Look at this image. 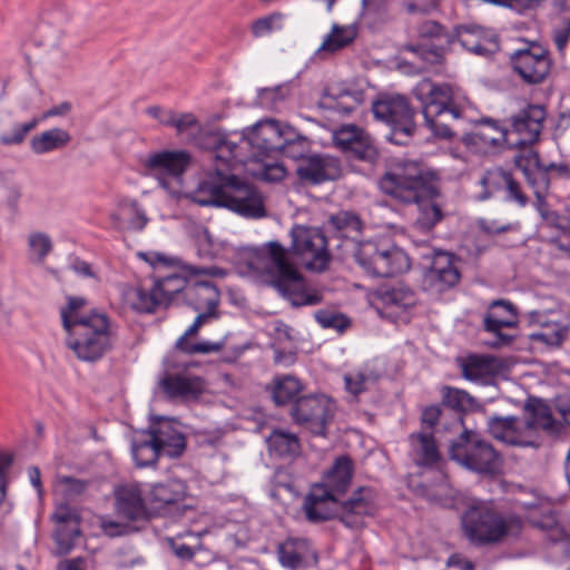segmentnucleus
<instances>
[{
	"label": "nucleus",
	"instance_id": "obj_1",
	"mask_svg": "<svg viewBox=\"0 0 570 570\" xmlns=\"http://www.w3.org/2000/svg\"><path fill=\"white\" fill-rule=\"evenodd\" d=\"M202 146L214 151V171L203 179L190 194L199 206L226 207L246 218H262L267 215L261 191L245 180L230 174L237 165L248 160L243 157L235 140L227 135L213 131L204 136Z\"/></svg>",
	"mask_w": 570,
	"mask_h": 570
},
{
	"label": "nucleus",
	"instance_id": "obj_2",
	"mask_svg": "<svg viewBox=\"0 0 570 570\" xmlns=\"http://www.w3.org/2000/svg\"><path fill=\"white\" fill-rule=\"evenodd\" d=\"M379 186L385 195L400 203L416 204L414 228L421 232H430L444 218L438 203L439 188L415 161L397 163L381 177Z\"/></svg>",
	"mask_w": 570,
	"mask_h": 570
},
{
	"label": "nucleus",
	"instance_id": "obj_3",
	"mask_svg": "<svg viewBox=\"0 0 570 570\" xmlns=\"http://www.w3.org/2000/svg\"><path fill=\"white\" fill-rule=\"evenodd\" d=\"M289 250L278 242H268L253 252L248 263L257 273L266 275L267 283L292 306H314L322 302V295L309 289L307 284L289 259Z\"/></svg>",
	"mask_w": 570,
	"mask_h": 570
},
{
	"label": "nucleus",
	"instance_id": "obj_4",
	"mask_svg": "<svg viewBox=\"0 0 570 570\" xmlns=\"http://www.w3.org/2000/svg\"><path fill=\"white\" fill-rule=\"evenodd\" d=\"M413 92L422 105L426 127L442 139L453 137L452 124L462 118L468 99L456 88L430 79L416 83Z\"/></svg>",
	"mask_w": 570,
	"mask_h": 570
},
{
	"label": "nucleus",
	"instance_id": "obj_5",
	"mask_svg": "<svg viewBox=\"0 0 570 570\" xmlns=\"http://www.w3.org/2000/svg\"><path fill=\"white\" fill-rule=\"evenodd\" d=\"M67 332V346L85 362H96L112 348L114 330L105 313L91 311L87 322H78Z\"/></svg>",
	"mask_w": 570,
	"mask_h": 570
},
{
	"label": "nucleus",
	"instance_id": "obj_6",
	"mask_svg": "<svg viewBox=\"0 0 570 570\" xmlns=\"http://www.w3.org/2000/svg\"><path fill=\"white\" fill-rule=\"evenodd\" d=\"M449 454L460 465L478 473L494 472L500 460L498 452L490 443L468 429L452 441Z\"/></svg>",
	"mask_w": 570,
	"mask_h": 570
},
{
	"label": "nucleus",
	"instance_id": "obj_7",
	"mask_svg": "<svg viewBox=\"0 0 570 570\" xmlns=\"http://www.w3.org/2000/svg\"><path fill=\"white\" fill-rule=\"evenodd\" d=\"M356 263L374 277H392L410 268L405 252L396 246L365 242L354 253Z\"/></svg>",
	"mask_w": 570,
	"mask_h": 570
},
{
	"label": "nucleus",
	"instance_id": "obj_8",
	"mask_svg": "<svg viewBox=\"0 0 570 570\" xmlns=\"http://www.w3.org/2000/svg\"><path fill=\"white\" fill-rule=\"evenodd\" d=\"M376 119L386 124L391 134L387 139L395 145H406L415 131L414 115L409 100L400 95L380 97L372 106Z\"/></svg>",
	"mask_w": 570,
	"mask_h": 570
},
{
	"label": "nucleus",
	"instance_id": "obj_9",
	"mask_svg": "<svg viewBox=\"0 0 570 570\" xmlns=\"http://www.w3.org/2000/svg\"><path fill=\"white\" fill-rule=\"evenodd\" d=\"M546 117L544 106L528 105L510 117L509 130L500 127L497 121L487 120V124L497 131V136L489 137L482 130L478 135L484 142L495 145L501 140H505L508 135L515 134L518 135V139L514 141L515 145H532L539 139Z\"/></svg>",
	"mask_w": 570,
	"mask_h": 570
},
{
	"label": "nucleus",
	"instance_id": "obj_10",
	"mask_svg": "<svg viewBox=\"0 0 570 570\" xmlns=\"http://www.w3.org/2000/svg\"><path fill=\"white\" fill-rule=\"evenodd\" d=\"M462 527L475 546L498 542L508 530L503 518L487 503L471 505L462 515Z\"/></svg>",
	"mask_w": 570,
	"mask_h": 570
},
{
	"label": "nucleus",
	"instance_id": "obj_11",
	"mask_svg": "<svg viewBox=\"0 0 570 570\" xmlns=\"http://www.w3.org/2000/svg\"><path fill=\"white\" fill-rule=\"evenodd\" d=\"M293 253L306 269L322 273L327 269L331 254L325 235L317 228L296 225L291 230Z\"/></svg>",
	"mask_w": 570,
	"mask_h": 570
},
{
	"label": "nucleus",
	"instance_id": "obj_12",
	"mask_svg": "<svg viewBox=\"0 0 570 570\" xmlns=\"http://www.w3.org/2000/svg\"><path fill=\"white\" fill-rule=\"evenodd\" d=\"M335 412V402L321 394L298 397L292 406L291 415L296 424L304 426L311 433L326 436Z\"/></svg>",
	"mask_w": 570,
	"mask_h": 570
},
{
	"label": "nucleus",
	"instance_id": "obj_13",
	"mask_svg": "<svg viewBox=\"0 0 570 570\" xmlns=\"http://www.w3.org/2000/svg\"><path fill=\"white\" fill-rule=\"evenodd\" d=\"M510 65L523 82L539 85L550 75L552 59L548 49L531 42L510 55Z\"/></svg>",
	"mask_w": 570,
	"mask_h": 570
},
{
	"label": "nucleus",
	"instance_id": "obj_14",
	"mask_svg": "<svg viewBox=\"0 0 570 570\" xmlns=\"http://www.w3.org/2000/svg\"><path fill=\"white\" fill-rule=\"evenodd\" d=\"M289 125L274 119H264L256 122L254 126L244 129L239 142L235 141L238 147L239 154L243 150L252 147L254 149L253 157H259L277 153L284 140Z\"/></svg>",
	"mask_w": 570,
	"mask_h": 570
},
{
	"label": "nucleus",
	"instance_id": "obj_15",
	"mask_svg": "<svg viewBox=\"0 0 570 570\" xmlns=\"http://www.w3.org/2000/svg\"><path fill=\"white\" fill-rule=\"evenodd\" d=\"M189 163L185 151L164 150L148 156L144 163L145 175L154 177L159 185L169 190L173 183H178Z\"/></svg>",
	"mask_w": 570,
	"mask_h": 570
},
{
	"label": "nucleus",
	"instance_id": "obj_16",
	"mask_svg": "<svg viewBox=\"0 0 570 570\" xmlns=\"http://www.w3.org/2000/svg\"><path fill=\"white\" fill-rule=\"evenodd\" d=\"M483 324L484 330L494 336L493 341L488 343L489 346L494 348L509 346L514 336L504 334L502 330L517 326L518 320L514 306L503 299L494 301L484 316Z\"/></svg>",
	"mask_w": 570,
	"mask_h": 570
},
{
	"label": "nucleus",
	"instance_id": "obj_17",
	"mask_svg": "<svg viewBox=\"0 0 570 570\" xmlns=\"http://www.w3.org/2000/svg\"><path fill=\"white\" fill-rule=\"evenodd\" d=\"M159 387L171 401L195 402L206 391L205 381L189 373H166L159 380Z\"/></svg>",
	"mask_w": 570,
	"mask_h": 570
},
{
	"label": "nucleus",
	"instance_id": "obj_18",
	"mask_svg": "<svg viewBox=\"0 0 570 570\" xmlns=\"http://www.w3.org/2000/svg\"><path fill=\"white\" fill-rule=\"evenodd\" d=\"M340 521L348 528L362 525V518L373 515L377 510V494L370 487H361L352 497L340 503Z\"/></svg>",
	"mask_w": 570,
	"mask_h": 570
},
{
	"label": "nucleus",
	"instance_id": "obj_19",
	"mask_svg": "<svg viewBox=\"0 0 570 570\" xmlns=\"http://www.w3.org/2000/svg\"><path fill=\"white\" fill-rule=\"evenodd\" d=\"M55 523L53 540L59 554H67L80 535V518L77 511L68 504H60L51 515Z\"/></svg>",
	"mask_w": 570,
	"mask_h": 570
},
{
	"label": "nucleus",
	"instance_id": "obj_20",
	"mask_svg": "<svg viewBox=\"0 0 570 570\" xmlns=\"http://www.w3.org/2000/svg\"><path fill=\"white\" fill-rule=\"evenodd\" d=\"M515 166L524 171L531 185L549 187V175L569 178L570 167L564 163L540 164L537 154L529 151L528 156L520 155L514 157Z\"/></svg>",
	"mask_w": 570,
	"mask_h": 570
},
{
	"label": "nucleus",
	"instance_id": "obj_21",
	"mask_svg": "<svg viewBox=\"0 0 570 570\" xmlns=\"http://www.w3.org/2000/svg\"><path fill=\"white\" fill-rule=\"evenodd\" d=\"M524 420L517 416H491L488 420L489 433L498 441L514 446L539 445L538 441L525 435Z\"/></svg>",
	"mask_w": 570,
	"mask_h": 570
},
{
	"label": "nucleus",
	"instance_id": "obj_22",
	"mask_svg": "<svg viewBox=\"0 0 570 570\" xmlns=\"http://www.w3.org/2000/svg\"><path fill=\"white\" fill-rule=\"evenodd\" d=\"M295 171L304 183L321 184L337 179L341 176V165L334 157L313 155L298 163Z\"/></svg>",
	"mask_w": 570,
	"mask_h": 570
},
{
	"label": "nucleus",
	"instance_id": "obj_23",
	"mask_svg": "<svg viewBox=\"0 0 570 570\" xmlns=\"http://www.w3.org/2000/svg\"><path fill=\"white\" fill-rule=\"evenodd\" d=\"M114 494L116 511L120 517L129 521H140L149 518V512L139 484H121L116 488Z\"/></svg>",
	"mask_w": 570,
	"mask_h": 570
},
{
	"label": "nucleus",
	"instance_id": "obj_24",
	"mask_svg": "<svg viewBox=\"0 0 570 570\" xmlns=\"http://www.w3.org/2000/svg\"><path fill=\"white\" fill-rule=\"evenodd\" d=\"M338 497L316 484L304 499L303 509L307 520L323 522L340 517Z\"/></svg>",
	"mask_w": 570,
	"mask_h": 570
},
{
	"label": "nucleus",
	"instance_id": "obj_25",
	"mask_svg": "<svg viewBox=\"0 0 570 570\" xmlns=\"http://www.w3.org/2000/svg\"><path fill=\"white\" fill-rule=\"evenodd\" d=\"M279 563L287 569L298 570L317 562V553L306 539L288 538L277 547Z\"/></svg>",
	"mask_w": 570,
	"mask_h": 570
},
{
	"label": "nucleus",
	"instance_id": "obj_26",
	"mask_svg": "<svg viewBox=\"0 0 570 570\" xmlns=\"http://www.w3.org/2000/svg\"><path fill=\"white\" fill-rule=\"evenodd\" d=\"M534 188L535 202L534 207L539 213L542 222L552 228H557L561 233V238L558 240L559 247L570 256V218L559 215L546 199L548 189L542 186L532 185Z\"/></svg>",
	"mask_w": 570,
	"mask_h": 570
},
{
	"label": "nucleus",
	"instance_id": "obj_27",
	"mask_svg": "<svg viewBox=\"0 0 570 570\" xmlns=\"http://www.w3.org/2000/svg\"><path fill=\"white\" fill-rule=\"evenodd\" d=\"M155 441L159 444L164 456L177 459L186 450V439L176 426V422L169 419H159L157 424L149 428Z\"/></svg>",
	"mask_w": 570,
	"mask_h": 570
},
{
	"label": "nucleus",
	"instance_id": "obj_28",
	"mask_svg": "<svg viewBox=\"0 0 570 570\" xmlns=\"http://www.w3.org/2000/svg\"><path fill=\"white\" fill-rule=\"evenodd\" d=\"M459 258L444 250H435L429 271L431 282L439 284V291L456 285L461 278Z\"/></svg>",
	"mask_w": 570,
	"mask_h": 570
},
{
	"label": "nucleus",
	"instance_id": "obj_29",
	"mask_svg": "<svg viewBox=\"0 0 570 570\" xmlns=\"http://www.w3.org/2000/svg\"><path fill=\"white\" fill-rule=\"evenodd\" d=\"M455 37L463 48L479 56H490L499 49L497 36L480 27H460Z\"/></svg>",
	"mask_w": 570,
	"mask_h": 570
},
{
	"label": "nucleus",
	"instance_id": "obj_30",
	"mask_svg": "<svg viewBox=\"0 0 570 570\" xmlns=\"http://www.w3.org/2000/svg\"><path fill=\"white\" fill-rule=\"evenodd\" d=\"M364 101V92L360 89L327 87L321 99V106L341 115H350Z\"/></svg>",
	"mask_w": 570,
	"mask_h": 570
},
{
	"label": "nucleus",
	"instance_id": "obj_31",
	"mask_svg": "<svg viewBox=\"0 0 570 570\" xmlns=\"http://www.w3.org/2000/svg\"><path fill=\"white\" fill-rule=\"evenodd\" d=\"M354 462L348 455L337 456L324 475L321 484L336 497L343 495L352 483Z\"/></svg>",
	"mask_w": 570,
	"mask_h": 570
},
{
	"label": "nucleus",
	"instance_id": "obj_32",
	"mask_svg": "<svg viewBox=\"0 0 570 570\" xmlns=\"http://www.w3.org/2000/svg\"><path fill=\"white\" fill-rule=\"evenodd\" d=\"M530 417L524 420V432L531 439H535V431L542 430L549 434L559 432L560 425L554 420L552 412L547 403L541 400H532L525 405Z\"/></svg>",
	"mask_w": 570,
	"mask_h": 570
},
{
	"label": "nucleus",
	"instance_id": "obj_33",
	"mask_svg": "<svg viewBox=\"0 0 570 570\" xmlns=\"http://www.w3.org/2000/svg\"><path fill=\"white\" fill-rule=\"evenodd\" d=\"M356 37L357 27L355 24L341 26L334 23L331 31L325 36L322 45L316 50V55L321 58L334 55L351 46Z\"/></svg>",
	"mask_w": 570,
	"mask_h": 570
},
{
	"label": "nucleus",
	"instance_id": "obj_34",
	"mask_svg": "<svg viewBox=\"0 0 570 570\" xmlns=\"http://www.w3.org/2000/svg\"><path fill=\"white\" fill-rule=\"evenodd\" d=\"M220 293L210 282L188 283L185 289V302L191 306L194 311H203L207 307H217L219 304Z\"/></svg>",
	"mask_w": 570,
	"mask_h": 570
},
{
	"label": "nucleus",
	"instance_id": "obj_35",
	"mask_svg": "<svg viewBox=\"0 0 570 570\" xmlns=\"http://www.w3.org/2000/svg\"><path fill=\"white\" fill-rule=\"evenodd\" d=\"M131 453L136 465L139 468L154 465L159 456L164 455L149 429L141 431L134 438Z\"/></svg>",
	"mask_w": 570,
	"mask_h": 570
},
{
	"label": "nucleus",
	"instance_id": "obj_36",
	"mask_svg": "<svg viewBox=\"0 0 570 570\" xmlns=\"http://www.w3.org/2000/svg\"><path fill=\"white\" fill-rule=\"evenodd\" d=\"M186 497V485L179 480H170L153 485L150 502L157 509L178 505Z\"/></svg>",
	"mask_w": 570,
	"mask_h": 570
},
{
	"label": "nucleus",
	"instance_id": "obj_37",
	"mask_svg": "<svg viewBox=\"0 0 570 570\" xmlns=\"http://www.w3.org/2000/svg\"><path fill=\"white\" fill-rule=\"evenodd\" d=\"M114 226L119 230H141L148 218L136 200L124 202L119 212L111 215Z\"/></svg>",
	"mask_w": 570,
	"mask_h": 570
},
{
	"label": "nucleus",
	"instance_id": "obj_38",
	"mask_svg": "<svg viewBox=\"0 0 570 570\" xmlns=\"http://www.w3.org/2000/svg\"><path fill=\"white\" fill-rule=\"evenodd\" d=\"M71 140L70 134L59 127L51 128L30 139V149L36 155H43L65 148Z\"/></svg>",
	"mask_w": 570,
	"mask_h": 570
},
{
	"label": "nucleus",
	"instance_id": "obj_39",
	"mask_svg": "<svg viewBox=\"0 0 570 570\" xmlns=\"http://www.w3.org/2000/svg\"><path fill=\"white\" fill-rule=\"evenodd\" d=\"M413 460L417 465H432L440 459L432 434L417 433L410 435Z\"/></svg>",
	"mask_w": 570,
	"mask_h": 570
},
{
	"label": "nucleus",
	"instance_id": "obj_40",
	"mask_svg": "<svg viewBox=\"0 0 570 570\" xmlns=\"http://www.w3.org/2000/svg\"><path fill=\"white\" fill-rule=\"evenodd\" d=\"M461 368L466 380H485L495 373L497 360L488 355H470L462 362Z\"/></svg>",
	"mask_w": 570,
	"mask_h": 570
},
{
	"label": "nucleus",
	"instance_id": "obj_41",
	"mask_svg": "<svg viewBox=\"0 0 570 570\" xmlns=\"http://www.w3.org/2000/svg\"><path fill=\"white\" fill-rule=\"evenodd\" d=\"M542 318L543 316L538 312L530 314V321L542 325V328L530 333L529 338L548 346H559L567 335V328L557 323L547 324Z\"/></svg>",
	"mask_w": 570,
	"mask_h": 570
},
{
	"label": "nucleus",
	"instance_id": "obj_42",
	"mask_svg": "<svg viewBox=\"0 0 570 570\" xmlns=\"http://www.w3.org/2000/svg\"><path fill=\"white\" fill-rule=\"evenodd\" d=\"M482 184H502L507 189L508 198L510 200L517 202L520 206H525L528 203V197L522 191L520 184L512 177L509 171L503 169L489 171L482 178Z\"/></svg>",
	"mask_w": 570,
	"mask_h": 570
},
{
	"label": "nucleus",
	"instance_id": "obj_43",
	"mask_svg": "<svg viewBox=\"0 0 570 570\" xmlns=\"http://www.w3.org/2000/svg\"><path fill=\"white\" fill-rule=\"evenodd\" d=\"M531 522L534 527L547 531L548 539L551 542H562L569 537L564 527L559 522L557 512L550 508L543 509L539 518L532 514Z\"/></svg>",
	"mask_w": 570,
	"mask_h": 570
},
{
	"label": "nucleus",
	"instance_id": "obj_44",
	"mask_svg": "<svg viewBox=\"0 0 570 570\" xmlns=\"http://www.w3.org/2000/svg\"><path fill=\"white\" fill-rule=\"evenodd\" d=\"M125 296L127 303L138 312L151 313L163 305L155 286L149 292L141 287H132L126 292Z\"/></svg>",
	"mask_w": 570,
	"mask_h": 570
},
{
	"label": "nucleus",
	"instance_id": "obj_45",
	"mask_svg": "<svg viewBox=\"0 0 570 570\" xmlns=\"http://www.w3.org/2000/svg\"><path fill=\"white\" fill-rule=\"evenodd\" d=\"M269 450L279 456H296L301 452L298 438L282 430H275L268 438Z\"/></svg>",
	"mask_w": 570,
	"mask_h": 570
},
{
	"label": "nucleus",
	"instance_id": "obj_46",
	"mask_svg": "<svg viewBox=\"0 0 570 570\" xmlns=\"http://www.w3.org/2000/svg\"><path fill=\"white\" fill-rule=\"evenodd\" d=\"M284 140L277 153L284 156L298 160L301 163L305 159L306 153L308 151V142L306 137L301 135L294 127L289 126L286 134H284Z\"/></svg>",
	"mask_w": 570,
	"mask_h": 570
},
{
	"label": "nucleus",
	"instance_id": "obj_47",
	"mask_svg": "<svg viewBox=\"0 0 570 570\" xmlns=\"http://www.w3.org/2000/svg\"><path fill=\"white\" fill-rule=\"evenodd\" d=\"M327 225L342 237H350L352 234H358L363 227L360 217L355 213L347 210H341L331 215L327 220Z\"/></svg>",
	"mask_w": 570,
	"mask_h": 570
},
{
	"label": "nucleus",
	"instance_id": "obj_48",
	"mask_svg": "<svg viewBox=\"0 0 570 570\" xmlns=\"http://www.w3.org/2000/svg\"><path fill=\"white\" fill-rule=\"evenodd\" d=\"M154 286L161 298V304L167 306L174 301L176 295L181 294L185 297V289L188 283L180 275L171 274L158 279Z\"/></svg>",
	"mask_w": 570,
	"mask_h": 570
},
{
	"label": "nucleus",
	"instance_id": "obj_49",
	"mask_svg": "<svg viewBox=\"0 0 570 570\" xmlns=\"http://www.w3.org/2000/svg\"><path fill=\"white\" fill-rule=\"evenodd\" d=\"M302 383L292 375H285L275 380L273 389V400L277 405H284L292 401H296V396L301 393Z\"/></svg>",
	"mask_w": 570,
	"mask_h": 570
},
{
	"label": "nucleus",
	"instance_id": "obj_50",
	"mask_svg": "<svg viewBox=\"0 0 570 570\" xmlns=\"http://www.w3.org/2000/svg\"><path fill=\"white\" fill-rule=\"evenodd\" d=\"M28 258L33 264H42L53 248L50 236L42 232L28 235Z\"/></svg>",
	"mask_w": 570,
	"mask_h": 570
},
{
	"label": "nucleus",
	"instance_id": "obj_51",
	"mask_svg": "<svg viewBox=\"0 0 570 570\" xmlns=\"http://www.w3.org/2000/svg\"><path fill=\"white\" fill-rule=\"evenodd\" d=\"M67 302V306L60 311L65 331L71 328V326L78 322H87L91 316V311L89 313L81 312V309L88 304L86 298L80 296H68Z\"/></svg>",
	"mask_w": 570,
	"mask_h": 570
},
{
	"label": "nucleus",
	"instance_id": "obj_52",
	"mask_svg": "<svg viewBox=\"0 0 570 570\" xmlns=\"http://www.w3.org/2000/svg\"><path fill=\"white\" fill-rule=\"evenodd\" d=\"M379 379L380 375L373 370L355 371L344 375L346 390L355 396L365 392L368 386L375 384Z\"/></svg>",
	"mask_w": 570,
	"mask_h": 570
},
{
	"label": "nucleus",
	"instance_id": "obj_53",
	"mask_svg": "<svg viewBox=\"0 0 570 570\" xmlns=\"http://www.w3.org/2000/svg\"><path fill=\"white\" fill-rule=\"evenodd\" d=\"M385 305L409 308L416 303V294L406 285L397 284L383 293Z\"/></svg>",
	"mask_w": 570,
	"mask_h": 570
},
{
	"label": "nucleus",
	"instance_id": "obj_54",
	"mask_svg": "<svg viewBox=\"0 0 570 570\" xmlns=\"http://www.w3.org/2000/svg\"><path fill=\"white\" fill-rule=\"evenodd\" d=\"M421 40L432 41L433 45H451L454 36L450 35L439 22L428 20L417 27Z\"/></svg>",
	"mask_w": 570,
	"mask_h": 570
},
{
	"label": "nucleus",
	"instance_id": "obj_55",
	"mask_svg": "<svg viewBox=\"0 0 570 570\" xmlns=\"http://www.w3.org/2000/svg\"><path fill=\"white\" fill-rule=\"evenodd\" d=\"M442 403L451 410L460 413L473 406V397L463 390L444 386L442 389Z\"/></svg>",
	"mask_w": 570,
	"mask_h": 570
},
{
	"label": "nucleus",
	"instance_id": "obj_56",
	"mask_svg": "<svg viewBox=\"0 0 570 570\" xmlns=\"http://www.w3.org/2000/svg\"><path fill=\"white\" fill-rule=\"evenodd\" d=\"M355 159L374 164L379 158L377 148L368 134H364L358 138L353 146L346 151Z\"/></svg>",
	"mask_w": 570,
	"mask_h": 570
},
{
	"label": "nucleus",
	"instance_id": "obj_57",
	"mask_svg": "<svg viewBox=\"0 0 570 570\" xmlns=\"http://www.w3.org/2000/svg\"><path fill=\"white\" fill-rule=\"evenodd\" d=\"M284 14L281 12H274L263 18L255 20L252 23L250 30L255 38H261L269 35L273 31L282 29V22Z\"/></svg>",
	"mask_w": 570,
	"mask_h": 570
},
{
	"label": "nucleus",
	"instance_id": "obj_58",
	"mask_svg": "<svg viewBox=\"0 0 570 570\" xmlns=\"http://www.w3.org/2000/svg\"><path fill=\"white\" fill-rule=\"evenodd\" d=\"M189 336H180L176 342V347L187 354H209L223 350L224 342H200L190 343Z\"/></svg>",
	"mask_w": 570,
	"mask_h": 570
},
{
	"label": "nucleus",
	"instance_id": "obj_59",
	"mask_svg": "<svg viewBox=\"0 0 570 570\" xmlns=\"http://www.w3.org/2000/svg\"><path fill=\"white\" fill-rule=\"evenodd\" d=\"M314 317L323 328H334L343 332L350 326L348 318L341 313L320 309L314 314Z\"/></svg>",
	"mask_w": 570,
	"mask_h": 570
},
{
	"label": "nucleus",
	"instance_id": "obj_60",
	"mask_svg": "<svg viewBox=\"0 0 570 570\" xmlns=\"http://www.w3.org/2000/svg\"><path fill=\"white\" fill-rule=\"evenodd\" d=\"M552 39L559 52H563L570 39V16L558 14L552 29Z\"/></svg>",
	"mask_w": 570,
	"mask_h": 570
},
{
	"label": "nucleus",
	"instance_id": "obj_61",
	"mask_svg": "<svg viewBox=\"0 0 570 570\" xmlns=\"http://www.w3.org/2000/svg\"><path fill=\"white\" fill-rule=\"evenodd\" d=\"M365 131L355 125H344L334 134L335 144L344 151H347Z\"/></svg>",
	"mask_w": 570,
	"mask_h": 570
},
{
	"label": "nucleus",
	"instance_id": "obj_62",
	"mask_svg": "<svg viewBox=\"0 0 570 570\" xmlns=\"http://www.w3.org/2000/svg\"><path fill=\"white\" fill-rule=\"evenodd\" d=\"M58 484L63 495L69 500H73L87 491L89 482L73 476L62 475L58 478Z\"/></svg>",
	"mask_w": 570,
	"mask_h": 570
},
{
	"label": "nucleus",
	"instance_id": "obj_63",
	"mask_svg": "<svg viewBox=\"0 0 570 570\" xmlns=\"http://www.w3.org/2000/svg\"><path fill=\"white\" fill-rule=\"evenodd\" d=\"M171 128H175L178 135L190 134L194 135L199 130L200 125L196 116L191 112H176L173 119Z\"/></svg>",
	"mask_w": 570,
	"mask_h": 570
},
{
	"label": "nucleus",
	"instance_id": "obj_64",
	"mask_svg": "<svg viewBox=\"0 0 570 570\" xmlns=\"http://www.w3.org/2000/svg\"><path fill=\"white\" fill-rule=\"evenodd\" d=\"M38 124L39 119L32 118L30 121L26 124L16 125L12 129V134H6L0 136V142L6 146L19 145L24 140L27 134L33 130Z\"/></svg>",
	"mask_w": 570,
	"mask_h": 570
}]
</instances>
